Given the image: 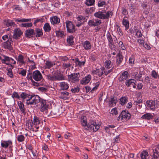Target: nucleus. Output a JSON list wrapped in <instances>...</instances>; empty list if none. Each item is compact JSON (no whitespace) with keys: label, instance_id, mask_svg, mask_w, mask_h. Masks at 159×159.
<instances>
[{"label":"nucleus","instance_id":"1","mask_svg":"<svg viewBox=\"0 0 159 159\" xmlns=\"http://www.w3.org/2000/svg\"><path fill=\"white\" fill-rule=\"evenodd\" d=\"M48 79L51 81H61L65 80V77L62 74L55 71L46 75Z\"/></svg>","mask_w":159,"mask_h":159},{"label":"nucleus","instance_id":"2","mask_svg":"<svg viewBox=\"0 0 159 159\" xmlns=\"http://www.w3.org/2000/svg\"><path fill=\"white\" fill-rule=\"evenodd\" d=\"M27 77L28 80H31L32 81L33 79L37 81H40L43 79L42 75L38 70H35L32 73H28Z\"/></svg>","mask_w":159,"mask_h":159},{"label":"nucleus","instance_id":"3","mask_svg":"<svg viewBox=\"0 0 159 159\" xmlns=\"http://www.w3.org/2000/svg\"><path fill=\"white\" fill-rule=\"evenodd\" d=\"M113 12L111 11H107L106 14L104 11H98L94 14V16L101 19H106L111 17Z\"/></svg>","mask_w":159,"mask_h":159},{"label":"nucleus","instance_id":"4","mask_svg":"<svg viewBox=\"0 0 159 159\" xmlns=\"http://www.w3.org/2000/svg\"><path fill=\"white\" fill-rule=\"evenodd\" d=\"M41 98L37 95H30L29 99H26V104L27 105H35L39 102Z\"/></svg>","mask_w":159,"mask_h":159},{"label":"nucleus","instance_id":"5","mask_svg":"<svg viewBox=\"0 0 159 159\" xmlns=\"http://www.w3.org/2000/svg\"><path fill=\"white\" fill-rule=\"evenodd\" d=\"M101 124L96 122L95 120H91L89 121V124L88 125V127L90 131H97L100 128Z\"/></svg>","mask_w":159,"mask_h":159},{"label":"nucleus","instance_id":"6","mask_svg":"<svg viewBox=\"0 0 159 159\" xmlns=\"http://www.w3.org/2000/svg\"><path fill=\"white\" fill-rule=\"evenodd\" d=\"M130 118V114L127 111H123L118 117V120L122 122L127 121Z\"/></svg>","mask_w":159,"mask_h":159},{"label":"nucleus","instance_id":"7","mask_svg":"<svg viewBox=\"0 0 159 159\" xmlns=\"http://www.w3.org/2000/svg\"><path fill=\"white\" fill-rule=\"evenodd\" d=\"M40 104V111L42 112H47L49 104L47 100L41 98L39 102Z\"/></svg>","mask_w":159,"mask_h":159},{"label":"nucleus","instance_id":"8","mask_svg":"<svg viewBox=\"0 0 159 159\" xmlns=\"http://www.w3.org/2000/svg\"><path fill=\"white\" fill-rule=\"evenodd\" d=\"M80 74L78 73H72L68 75V78L69 81L74 83H76L79 82Z\"/></svg>","mask_w":159,"mask_h":159},{"label":"nucleus","instance_id":"9","mask_svg":"<svg viewBox=\"0 0 159 159\" xmlns=\"http://www.w3.org/2000/svg\"><path fill=\"white\" fill-rule=\"evenodd\" d=\"M67 31L70 33H73L75 31V25L72 22L70 21H66V22Z\"/></svg>","mask_w":159,"mask_h":159},{"label":"nucleus","instance_id":"10","mask_svg":"<svg viewBox=\"0 0 159 159\" xmlns=\"http://www.w3.org/2000/svg\"><path fill=\"white\" fill-rule=\"evenodd\" d=\"M1 146L4 148H7L8 147L9 149L12 148L13 147L12 142L10 140L2 141Z\"/></svg>","mask_w":159,"mask_h":159},{"label":"nucleus","instance_id":"11","mask_svg":"<svg viewBox=\"0 0 159 159\" xmlns=\"http://www.w3.org/2000/svg\"><path fill=\"white\" fill-rule=\"evenodd\" d=\"M12 42V39L9 37L8 39L3 43V47L5 49H7L10 51L12 50V47L11 45V43Z\"/></svg>","mask_w":159,"mask_h":159},{"label":"nucleus","instance_id":"12","mask_svg":"<svg viewBox=\"0 0 159 159\" xmlns=\"http://www.w3.org/2000/svg\"><path fill=\"white\" fill-rule=\"evenodd\" d=\"M23 33L19 28H16L14 30V34L13 35V39H18L22 34Z\"/></svg>","mask_w":159,"mask_h":159},{"label":"nucleus","instance_id":"13","mask_svg":"<svg viewBox=\"0 0 159 159\" xmlns=\"http://www.w3.org/2000/svg\"><path fill=\"white\" fill-rule=\"evenodd\" d=\"M101 23V21L98 19H95V20H90L88 22V24L89 26H97L100 25Z\"/></svg>","mask_w":159,"mask_h":159},{"label":"nucleus","instance_id":"14","mask_svg":"<svg viewBox=\"0 0 159 159\" xmlns=\"http://www.w3.org/2000/svg\"><path fill=\"white\" fill-rule=\"evenodd\" d=\"M129 77V75L127 71H125L122 72L120 75L119 80L120 81L122 82L125 80Z\"/></svg>","mask_w":159,"mask_h":159},{"label":"nucleus","instance_id":"15","mask_svg":"<svg viewBox=\"0 0 159 159\" xmlns=\"http://www.w3.org/2000/svg\"><path fill=\"white\" fill-rule=\"evenodd\" d=\"M146 105L147 107L151 110H153L156 107V104L155 101L148 100L146 102Z\"/></svg>","mask_w":159,"mask_h":159},{"label":"nucleus","instance_id":"16","mask_svg":"<svg viewBox=\"0 0 159 159\" xmlns=\"http://www.w3.org/2000/svg\"><path fill=\"white\" fill-rule=\"evenodd\" d=\"M104 67H102L99 69H97L93 71V74L98 75L99 76H101L104 74Z\"/></svg>","mask_w":159,"mask_h":159},{"label":"nucleus","instance_id":"17","mask_svg":"<svg viewBox=\"0 0 159 159\" xmlns=\"http://www.w3.org/2000/svg\"><path fill=\"white\" fill-rule=\"evenodd\" d=\"M91 79V75H88L82 79L80 81V83L82 84H86L89 83Z\"/></svg>","mask_w":159,"mask_h":159},{"label":"nucleus","instance_id":"18","mask_svg":"<svg viewBox=\"0 0 159 159\" xmlns=\"http://www.w3.org/2000/svg\"><path fill=\"white\" fill-rule=\"evenodd\" d=\"M50 20L51 24L52 25L57 24L60 22V19L56 16L51 17L50 18Z\"/></svg>","mask_w":159,"mask_h":159},{"label":"nucleus","instance_id":"19","mask_svg":"<svg viewBox=\"0 0 159 159\" xmlns=\"http://www.w3.org/2000/svg\"><path fill=\"white\" fill-rule=\"evenodd\" d=\"M60 87L61 90H66L69 88V84L66 82H62L59 83Z\"/></svg>","mask_w":159,"mask_h":159},{"label":"nucleus","instance_id":"20","mask_svg":"<svg viewBox=\"0 0 159 159\" xmlns=\"http://www.w3.org/2000/svg\"><path fill=\"white\" fill-rule=\"evenodd\" d=\"M123 56L121 53L120 52L117 54L116 56V63L118 65L120 64L122 62L123 59Z\"/></svg>","mask_w":159,"mask_h":159},{"label":"nucleus","instance_id":"21","mask_svg":"<svg viewBox=\"0 0 159 159\" xmlns=\"http://www.w3.org/2000/svg\"><path fill=\"white\" fill-rule=\"evenodd\" d=\"M34 124L30 122H27L26 123V127L28 128V129L31 130L35 132L38 131L37 130H35L34 129Z\"/></svg>","mask_w":159,"mask_h":159},{"label":"nucleus","instance_id":"22","mask_svg":"<svg viewBox=\"0 0 159 159\" xmlns=\"http://www.w3.org/2000/svg\"><path fill=\"white\" fill-rule=\"evenodd\" d=\"M117 100L116 98L114 97H111L110 100L109 101V105L110 107H114L116 105Z\"/></svg>","mask_w":159,"mask_h":159},{"label":"nucleus","instance_id":"23","mask_svg":"<svg viewBox=\"0 0 159 159\" xmlns=\"http://www.w3.org/2000/svg\"><path fill=\"white\" fill-rule=\"evenodd\" d=\"M18 105L21 112L24 114L25 113V108L23 102L20 101L18 102Z\"/></svg>","mask_w":159,"mask_h":159},{"label":"nucleus","instance_id":"24","mask_svg":"<svg viewBox=\"0 0 159 159\" xmlns=\"http://www.w3.org/2000/svg\"><path fill=\"white\" fill-rule=\"evenodd\" d=\"M83 47L86 50L90 49L91 48V45L90 42L87 40L85 41L83 43Z\"/></svg>","mask_w":159,"mask_h":159},{"label":"nucleus","instance_id":"25","mask_svg":"<svg viewBox=\"0 0 159 159\" xmlns=\"http://www.w3.org/2000/svg\"><path fill=\"white\" fill-rule=\"evenodd\" d=\"M35 34L34 30L33 29L27 30L26 31L25 35L28 37H32Z\"/></svg>","mask_w":159,"mask_h":159},{"label":"nucleus","instance_id":"26","mask_svg":"<svg viewBox=\"0 0 159 159\" xmlns=\"http://www.w3.org/2000/svg\"><path fill=\"white\" fill-rule=\"evenodd\" d=\"M55 64H53V62L52 61H46L45 65L43 66V68L45 69H50Z\"/></svg>","mask_w":159,"mask_h":159},{"label":"nucleus","instance_id":"27","mask_svg":"<svg viewBox=\"0 0 159 159\" xmlns=\"http://www.w3.org/2000/svg\"><path fill=\"white\" fill-rule=\"evenodd\" d=\"M4 24L7 26H15L16 25L12 20H6L4 21Z\"/></svg>","mask_w":159,"mask_h":159},{"label":"nucleus","instance_id":"28","mask_svg":"<svg viewBox=\"0 0 159 159\" xmlns=\"http://www.w3.org/2000/svg\"><path fill=\"white\" fill-rule=\"evenodd\" d=\"M112 63L109 60H107L104 62V66L106 69H110L112 66Z\"/></svg>","mask_w":159,"mask_h":159},{"label":"nucleus","instance_id":"29","mask_svg":"<svg viewBox=\"0 0 159 159\" xmlns=\"http://www.w3.org/2000/svg\"><path fill=\"white\" fill-rule=\"evenodd\" d=\"M11 57L6 56L5 55H2V57L0 56V60L2 61L3 63H6V61H9L10 60Z\"/></svg>","mask_w":159,"mask_h":159},{"label":"nucleus","instance_id":"30","mask_svg":"<svg viewBox=\"0 0 159 159\" xmlns=\"http://www.w3.org/2000/svg\"><path fill=\"white\" fill-rule=\"evenodd\" d=\"M132 75L135 79L137 80H140L142 76V74L140 72L139 73L138 72L132 73Z\"/></svg>","mask_w":159,"mask_h":159},{"label":"nucleus","instance_id":"31","mask_svg":"<svg viewBox=\"0 0 159 159\" xmlns=\"http://www.w3.org/2000/svg\"><path fill=\"white\" fill-rule=\"evenodd\" d=\"M122 23L125 27L126 30H128L129 28V20L127 19L124 18L123 19Z\"/></svg>","mask_w":159,"mask_h":159},{"label":"nucleus","instance_id":"32","mask_svg":"<svg viewBox=\"0 0 159 159\" xmlns=\"http://www.w3.org/2000/svg\"><path fill=\"white\" fill-rule=\"evenodd\" d=\"M128 98L126 97H122L120 99V103L122 105H124L128 102Z\"/></svg>","mask_w":159,"mask_h":159},{"label":"nucleus","instance_id":"33","mask_svg":"<svg viewBox=\"0 0 159 159\" xmlns=\"http://www.w3.org/2000/svg\"><path fill=\"white\" fill-rule=\"evenodd\" d=\"M136 81L135 80L133 79H130L127 80L125 82V84L128 87H129L132 86L133 84L135 83Z\"/></svg>","mask_w":159,"mask_h":159},{"label":"nucleus","instance_id":"34","mask_svg":"<svg viewBox=\"0 0 159 159\" xmlns=\"http://www.w3.org/2000/svg\"><path fill=\"white\" fill-rule=\"evenodd\" d=\"M35 36L36 37H40L43 35V33L42 30L39 28H36L35 30Z\"/></svg>","mask_w":159,"mask_h":159},{"label":"nucleus","instance_id":"35","mask_svg":"<svg viewBox=\"0 0 159 159\" xmlns=\"http://www.w3.org/2000/svg\"><path fill=\"white\" fill-rule=\"evenodd\" d=\"M81 122L82 125L84 126L87 125L86 117L85 116H82L81 117Z\"/></svg>","mask_w":159,"mask_h":159},{"label":"nucleus","instance_id":"36","mask_svg":"<svg viewBox=\"0 0 159 159\" xmlns=\"http://www.w3.org/2000/svg\"><path fill=\"white\" fill-rule=\"evenodd\" d=\"M16 59L18 61L22 64L25 63L24 61V57L22 55L19 54Z\"/></svg>","mask_w":159,"mask_h":159},{"label":"nucleus","instance_id":"37","mask_svg":"<svg viewBox=\"0 0 159 159\" xmlns=\"http://www.w3.org/2000/svg\"><path fill=\"white\" fill-rule=\"evenodd\" d=\"M153 116L150 113H146L143 115L142 117V118L143 119L150 120L153 118Z\"/></svg>","mask_w":159,"mask_h":159},{"label":"nucleus","instance_id":"38","mask_svg":"<svg viewBox=\"0 0 159 159\" xmlns=\"http://www.w3.org/2000/svg\"><path fill=\"white\" fill-rule=\"evenodd\" d=\"M153 154L152 155V159H158V157L159 156V152L157 151V149H154L153 150Z\"/></svg>","mask_w":159,"mask_h":159},{"label":"nucleus","instance_id":"39","mask_svg":"<svg viewBox=\"0 0 159 159\" xmlns=\"http://www.w3.org/2000/svg\"><path fill=\"white\" fill-rule=\"evenodd\" d=\"M67 41L70 45H73L74 43L73 36L71 35L68 37L67 39Z\"/></svg>","mask_w":159,"mask_h":159},{"label":"nucleus","instance_id":"40","mask_svg":"<svg viewBox=\"0 0 159 159\" xmlns=\"http://www.w3.org/2000/svg\"><path fill=\"white\" fill-rule=\"evenodd\" d=\"M15 20L16 21H17L19 22H30L31 21V19H25L22 18V19H19V18L17 19H15Z\"/></svg>","mask_w":159,"mask_h":159},{"label":"nucleus","instance_id":"41","mask_svg":"<svg viewBox=\"0 0 159 159\" xmlns=\"http://www.w3.org/2000/svg\"><path fill=\"white\" fill-rule=\"evenodd\" d=\"M30 95L29 94L26 93L22 92L21 93L20 96L24 101V100L26 98L29 99V96H30Z\"/></svg>","mask_w":159,"mask_h":159},{"label":"nucleus","instance_id":"42","mask_svg":"<svg viewBox=\"0 0 159 159\" xmlns=\"http://www.w3.org/2000/svg\"><path fill=\"white\" fill-rule=\"evenodd\" d=\"M43 28L45 32H49L51 30V27L48 23H45L44 25Z\"/></svg>","mask_w":159,"mask_h":159},{"label":"nucleus","instance_id":"43","mask_svg":"<svg viewBox=\"0 0 159 159\" xmlns=\"http://www.w3.org/2000/svg\"><path fill=\"white\" fill-rule=\"evenodd\" d=\"M78 22L83 23L85 21V18L82 16H79L77 17Z\"/></svg>","mask_w":159,"mask_h":159},{"label":"nucleus","instance_id":"44","mask_svg":"<svg viewBox=\"0 0 159 159\" xmlns=\"http://www.w3.org/2000/svg\"><path fill=\"white\" fill-rule=\"evenodd\" d=\"M85 60L84 61H80L79 60L78 58H76L75 59V63L79 66H84L85 63Z\"/></svg>","mask_w":159,"mask_h":159},{"label":"nucleus","instance_id":"45","mask_svg":"<svg viewBox=\"0 0 159 159\" xmlns=\"http://www.w3.org/2000/svg\"><path fill=\"white\" fill-rule=\"evenodd\" d=\"M148 156V154L147 152L143 151L141 154V159H147V158Z\"/></svg>","mask_w":159,"mask_h":159},{"label":"nucleus","instance_id":"46","mask_svg":"<svg viewBox=\"0 0 159 159\" xmlns=\"http://www.w3.org/2000/svg\"><path fill=\"white\" fill-rule=\"evenodd\" d=\"M95 0H86L85 4L87 6H91L94 5Z\"/></svg>","mask_w":159,"mask_h":159},{"label":"nucleus","instance_id":"47","mask_svg":"<svg viewBox=\"0 0 159 159\" xmlns=\"http://www.w3.org/2000/svg\"><path fill=\"white\" fill-rule=\"evenodd\" d=\"M134 30H135V32L136 33V36L138 38H140L142 37V34L141 33V31L140 30H137L136 29V27H134Z\"/></svg>","mask_w":159,"mask_h":159},{"label":"nucleus","instance_id":"48","mask_svg":"<svg viewBox=\"0 0 159 159\" xmlns=\"http://www.w3.org/2000/svg\"><path fill=\"white\" fill-rule=\"evenodd\" d=\"M17 141L19 142H23L25 141V137L22 135H18L16 137Z\"/></svg>","mask_w":159,"mask_h":159},{"label":"nucleus","instance_id":"49","mask_svg":"<svg viewBox=\"0 0 159 159\" xmlns=\"http://www.w3.org/2000/svg\"><path fill=\"white\" fill-rule=\"evenodd\" d=\"M99 84L100 83L99 82H98L96 83H94L93 85L94 87L91 90V92L92 93H93L94 91L96 90L99 87Z\"/></svg>","mask_w":159,"mask_h":159},{"label":"nucleus","instance_id":"50","mask_svg":"<svg viewBox=\"0 0 159 159\" xmlns=\"http://www.w3.org/2000/svg\"><path fill=\"white\" fill-rule=\"evenodd\" d=\"M99 84L100 83L99 82H98L96 83H94L93 85L94 87L91 90V92L92 93H93L94 91L96 90L99 87Z\"/></svg>","mask_w":159,"mask_h":159},{"label":"nucleus","instance_id":"51","mask_svg":"<svg viewBox=\"0 0 159 159\" xmlns=\"http://www.w3.org/2000/svg\"><path fill=\"white\" fill-rule=\"evenodd\" d=\"M107 37L108 40V43H112V42H113V40L109 32H107Z\"/></svg>","mask_w":159,"mask_h":159},{"label":"nucleus","instance_id":"52","mask_svg":"<svg viewBox=\"0 0 159 159\" xmlns=\"http://www.w3.org/2000/svg\"><path fill=\"white\" fill-rule=\"evenodd\" d=\"M33 25L32 23H22L20 25V26L22 27H30L32 26Z\"/></svg>","mask_w":159,"mask_h":159},{"label":"nucleus","instance_id":"53","mask_svg":"<svg viewBox=\"0 0 159 159\" xmlns=\"http://www.w3.org/2000/svg\"><path fill=\"white\" fill-rule=\"evenodd\" d=\"M33 122L34 125H37L40 123L39 118L36 116H34L33 119Z\"/></svg>","mask_w":159,"mask_h":159},{"label":"nucleus","instance_id":"54","mask_svg":"<svg viewBox=\"0 0 159 159\" xmlns=\"http://www.w3.org/2000/svg\"><path fill=\"white\" fill-rule=\"evenodd\" d=\"M43 21V19L42 17H39V18H37L36 19L34 20V24L36 25V24L39 22H42Z\"/></svg>","mask_w":159,"mask_h":159},{"label":"nucleus","instance_id":"55","mask_svg":"<svg viewBox=\"0 0 159 159\" xmlns=\"http://www.w3.org/2000/svg\"><path fill=\"white\" fill-rule=\"evenodd\" d=\"M80 90V89L78 86L74 88H73L71 89V91L72 93H78Z\"/></svg>","mask_w":159,"mask_h":159},{"label":"nucleus","instance_id":"56","mask_svg":"<svg viewBox=\"0 0 159 159\" xmlns=\"http://www.w3.org/2000/svg\"><path fill=\"white\" fill-rule=\"evenodd\" d=\"M11 97L13 98H17V99H19L20 98V96L19 95L17 92H14L12 93Z\"/></svg>","mask_w":159,"mask_h":159},{"label":"nucleus","instance_id":"57","mask_svg":"<svg viewBox=\"0 0 159 159\" xmlns=\"http://www.w3.org/2000/svg\"><path fill=\"white\" fill-rule=\"evenodd\" d=\"M57 36L58 37H62L64 35V32L60 31H57L56 32Z\"/></svg>","mask_w":159,"mask_h":159},{"label":"nucleus","instance_id":"58","mask_svg":"<svg viewBox=\"0 0 159 159\" xmlns=\"http://www.w3.org/2000/svg\"><path fill=\"white\" fill-rule=\"evenodd\" d=\"M111 114L113 115H116L118 113L117 109L116 107L112 108L111 111Z\"/></svg>","mask_w":159,"mask_h":159},{"label":"nucleus","instance_id":"59","mask_svg":"<svg viewBox=\"0 0 159 159\" xmlns=\"http://www.w3.org/2000/svg\"><path fill=\"white\" fill-rule=\"evenodd\" d=\"M144 39L143 38L142 39H138L137 40V42L141 46H143L144 45V44L145 43V42L144 41Z\"/></svg>","mask_w":159,"mask_h":159},{"label":"nucleus","instance_id":"60","mask_svg":"<svg viewBox=\"0 0 159 159\" xmlns=\"http://www.w3.org/2000/svg\"><path fill=\"white\" fill-rule=\"evenodd\" d=\"M119 47H120L123 50H125V48L123 43L121 41H120L119 43Z\"/></svg>","mask_w":159,"mask_h":159},{"label":"nucleus","instance_id":"61","mask_svg":"<svg viewBox=\"0 0 159 159\" xmlns=\"http://www.w3.org/2000/svg\"><path fill=\"white\" fill-rule=\"evenodd\" d=\"M7 75L11 78H12L13 77V75L12 70L11 69L8 70V72L7 73Z\"/></svg>","mask_w":159,"mask_h":159},{"label":"nucleus","instance_id":"62","mask_svg":"<svg viewBox=\"0 0 159 159\" xmlns=\"http://www.w3.org/2000/svg\"><path fill=\"white\" fill-rule=\"evenodd\" d=\"M151 75L154 78H157L158 76L157 73L154 70L152 71Z\"/></svg>","mask_w":159,"mask_h":159},{"label":"nucleus","instance_id":"63","mask_svg":"<svg viewBox=\"0 0 159 159\" xmlns=\"http://www.w3.org/2000/svg\"><path fill=\"white\" fill-rule=\"evenodd\" d=\"M112 70V69H109L108 70H106L105 68H104V74L105 75H107L110 72H111Z\"/></svg>","mask_w":159,"mask_h":159},{"label":"nucleus","instance_id":"64","mask_svg":"<svg viewBox=\"0 0 159 159\" xmlns=\"http://www.w3.org/2000/svg\"><path fill=\"white\" fill-rule=\"evenodd\" d=\"M106 4L105 1H99L98 2V6L99 7H101L105 5Z\"/></svg>","mask_w":159,"mask_h":159}]
</instances>
